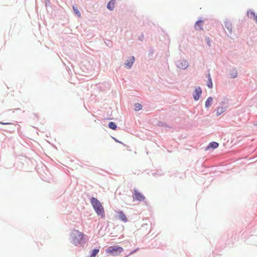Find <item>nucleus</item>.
Wrapping results in <instances>:
<instances>
[{
    "instance_id": "obj_16",
    "label": "nucleus",
    "mask_w": 257,
    "mask_h": 257,
    "mask_svg": "<svg viewBox=\"0 0 257 257\" xmlns=\"http://www.w3.org/2000/svg\"><path fill=\"white\" fill-rule=\"evenodd\" d=\"M207 86L209 88H211L213 86L212 81H211V78L210 75H209V77H208V81L207 82Z\"/></svg>"
},
{
    "instance_id": "obj_14",
    "label": "nucleus",
    "mask_w": 257,
    "mask_h": 257,
    "mask_svg": "<svg viewBox=\"0 0 257 257\" xmlns=\"http://www.w3.org/2000/svg\"><path fill=\"white\" fill-rule=\"evenodd\" d=\"M108 127L113 130H115L117 128L116 124L113 122H110L108 123Z\"/></svg>"
},
{
    "instance_id": "obj_4",
    "label": "nucleus",
    "mask_w": 257,
    "mask_h": 257,
    "mask_svg": "<svg viewBox=\"0 0 257 257\" xmlns=\"http://www.w3.org/2000/svg\"><path fill=\"white\" fill-rule=\"evenodd\" d=\"M177 66L181 69H185L188 67V62L185 60H179L177 62Z\"/></svg>"
},
{
    "instance_id": "obj_20",
    "label": "nucleus",
    "mask_w": 257,
    "mask_h": 257,
    "mask_svg": "<svg viewBox=\"0 0 257 257\" xmlns=\"http://www.w3.org/2000/svg\"><path fill=\"white\" fill-rule=\"evenodd\" d=\"M247 14H248V15H249V14L252 15L253 17V19H254L255 22L257 23V16L255 15L254 13H253L252 12H251L250 13L248 12Z\"/></svg>"
},
{
    "instance_id": "obj_9",
    "label": "nucleus",
    "mask_w": 257,
    "mask_h": 257,
    "mask_svg": "<svg viewBox=\"0 0 257 257\" xmlns=\"http://www.w3.org/2000/svg\"><path fill=\"white\" fill-rule=\"evenodd\" d=\"M134 60H135L134 57H131L125 63V66L128 68H130L132 66V65L134 62Z\"/></svg>"
},
{
    "instance_id": "obj_24",
    "label": "nucleus",
    "mask_w": 257,
    "mask_h": 257,
    "mask_svg": "<svg viewBox=\"0 0 257 257\" xmlns=\"http://www.w3.org/2000/svg\"><path fill=\"white\" fill-rule=\"evenodd\" d=\"M230 27V25H229V26H228V27H227V29H229Z\"/></svg>"
},
{
    "instance_id": "obj_10",
    "label": "nucleus",
    "mask_w": 257,
    "mask_h": 257,
    "mask_svg": "<svg viewBox=\"0 0 257 257\" xmlns=\"http://www.w3.org/2000/svg\"><path fill=\"white\" fill-rule=\"evenodd\" d=\"M219 146L218 143L217 142H213L210 143L208 146H207V149L208 150L210 148H213V149H216Z\"/></svg>"
},
{
    "instance_id": "obj_23",
    "label": "nucleus",
    "mask_w": 257,
    "mask_h": 257,
    "mask_svg": "<svg viewBox=\"0 0 257 257\" xmlns=\"http://www.w3.org/2000/svg\"><path fill=\"white\" fill-rule=\"evenodd\" d=\"M115 141H116V142L118 143H120V144H122V145H124L122 142H120V141H119L115 140Z\"/></svg>"
},
{
    "instance_id": "obj_17",
    "label": "nucleus",
    "mask_w": 257,
    "mask_h": 257,
    "mask_svg": "<svg viewBox=\"0 0 257 257\" xmlns=\"http://www.w3.org/2000/svg\"><path fill=\"white\" fill-rule=\"evenodd\" d=\"M73 10H74V13L78 17H81V14L79 11V10H78V9L77 8H76L75 7L73 6Z\"/></svg>"
},
{
    "instance_id": "obj_6",
    "label": "nucleus",
    "mask_w": 257,
    "mask_h": 257,
    "mask_svg": "<svg viewBox=\"0 0 257 257\" xmlns=\"http://www.w3.org/2000/svg\"><path fill=\"white\" fill-rule=\"evenodd\" d=\"M202 93V90L200 87L196 88L195 93L193 94V98L195 100H199L200 96Z\"/></svg>"
},
{
    "instance_id": "obj_7",
    "label": "nucleus",
    "mask_w": 257,
    "mask_h": 257,
    "mask_svg": "<svg viewBox=\"0 0 257 257\" xmlns=\"http://www.w3.org/2000/svg\"><path fill=\"white\" fill-rule=\"evenodd\" d=\"M118 218L120 219L124 222H126L127 221V218L125 215V214L121 211H119L118 212Z\"/></svg>"
},
{
    "instance_id": "obj_15",
    "label": "nucleus",
    "mask_w": 257,
    "mask_h": 257,
    "mask_svg": "<svg viewBox=\"0 0 257 257\" xmlns=\"http://www.w3.org/2000/svg\"><path fill=\"white\" fill-rule=\"evenodd\" d=\"M98 252H99L98 249H93L89 257H95L96 256V255L98 253Z\"/></svg>"
},
{
    "instance_id": "obj_18",
    "label": "nucleus",
    "mask_w": 257,
    "mask_h": 257,
    "mask_svg": "<svg viewBox=\"0 0 257 257\" xmlns=\"http://www.w3.org/2000/svg\"><path fill=\"white\" fill-rule=\"evenodd\" d=\"M142 108V105L140 103H136L135 105V110L136 111L141 110Z\"/></svg>"
},
{
    "instance_id": "obj_3",
    "label": "nucleus",
    "mask_w": 257,
    "mask_h": 257,
    "mask_svg": "<svg viewBox=\"0 0 257 257\" xmlns=\"http://www.w3.org/2000/svg\"><path fill=\"white\" fill-rule=\"evenodd\" d=\"M105 251L109 254L116 255L121 253L123 251V249L118 245H114L109 246Z\"/></svg>"
},
{
    "instance_id": "obj_13",
    "label": "nucleus",
    "mask_w": 257,
    "mask_h": 257,
    "mask_svg": "<svg viewBox=\"0 0 257 257\" xmlns=\"http://www.w3.org/2000/svg\"><path fill=\"white\" fill-rule=\"evenodd\" d=\"M212 100L213 99L211 97H209L207 98L205 102V106L206 107H209V106H211Z\"/></svg>"
},
{
    "instance_id": "obj_22",
    "label": "nucleus",
    "mask_w": 257,
    "mask_h": 257,
    "mask_svg": "<svg viewBox=\"0 0 257 257\" xmlns=\"http://www.w3.org/2000/svg\"><path fill=\"white\" fill-rule=\"evenodd\" d=\"M0 123H1V124H10V123H4V122H0Z\"/></svg>"
},
{
    "instance_id": "obj_19",
    "label": "nucleus",
    "mask_w": 257,
    "mask_h": 257,
    "mask_svg": "<svg viewBox=\"0 0 257 257\" xmlns=\"http://www.w3.org/2000/svg\"><path fill=\"white\" fill-rule=\"evenodd\" d=\"M247 14H248V15H249V14L252 15L253 17V19H254L255 22L257 23V16L255 15L254 13H253L252 12H251L250 13L248 12Z\"/></svg>"
},
{
    "instance_id": "obj_1",
    "label": "nucleus",
    "mask_w": 257,
    "mask_h": 257,
    "mask_svg": "<svg viewBox=\"0 0 257 257\" xmlns=\"http://www.w3.org/2000/svg\"><path fill=\"white\" fill-rule=\"evenodd\" d=\"M72 242L75 245L80 244L84 240V234L77 230H73L71 234Z\"/></svg>"
},
{
    "instance_id": "obj_2",
    "label": "nucleus",
    "mask_w": 257,
    "mask_h": 257,
    "mask_svg": "<svg viewBox=\"0 0 257 257\" xmlns=\"http://www.w3.org/2000/svg\"><path fill=\"white\" fill-rule=\"evenodd\" d=\"M91 203L96 213L102 217H104V210L100 202L96 198L93 197L91 199Z\"/></svg>"
},
{
    "instance_id": "obj_5",
    "label": "nucleus",
    "mask_w": 257,
    "mask_h": 257,
    "mask_svg": "<svg viewBox=\"0 0 257 257\" xmlns=\"http://www.w3.org/2000/svg\"><path fill=\"white\" fill-rule=\"evenodd\" d=\"M134 199L139 201H142L145 200V196L141 193L138 192L136 190H134Z\"/></svg>"
},
{
    "instance_id": "obj_21",
    "label": "nucleus",
    "mask_w": 257,
    "mask_h": 257,
    "mask_svg": "<svg viewBox=\"0 0 257 257\" xmlns=\"http://www.w3.org/2000/svg\"><path fill=\"white\" fill-rule=\"evenodd\" d=\"M206 41L207 42L208 45L210 46V40L209 38H208V37L206 38Z\"/></svg>"
},
{
    "instance_id": "obj_11",
    "label": "nucleus",
    "mask_w": 257,
    "mask_h": 257,
    "mask_svg": "<svg viewBox=\"0 0 257 257\" xmlns=\"http://www.w3.org/2000/svg\"><path fill=\"white\" fill-rule=\"evenodd\" d=\"M115 1L114 0H111L107 4V8L109 10H113V9H114V5H115Z\"/></svg>"
},
{
    "instance_id": "obj_12",
    "label": "nucleus",
    "mask_w": 257,
    "mask_h": 257,
    "mask_svg": "<svg viewBox=\"0 0 257 257\" xmlns=\"http://www.w3.org/2000/svg\"><path fill=\"white\" fill-rule=\"evenodd\" d=\"M226 110L225 107L221 106L217 108L216 114L217 115H219L222 114L223 112H224Z\"/></svg>"
},
{
    "instance_id": "obj_8",
    "label": "nucleus",
    "mask_w": 257,
    "mask_h": 257,
    "mask_svg": "<svg viewBox=\"0 0 257 257\" xmlns=\"http://www.w3.org/2000/svg\"><path fill=\"white\" fill-rule=\"evenodd\" d=\"M203 21H198L196 22L195 27L197 30H203Z\"/></svg>"
}]
</instances>
